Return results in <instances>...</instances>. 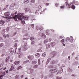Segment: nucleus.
Instances as JSON below:
<instances>
[{"instance_id":"obj_38","label":"nucleus","mask_w":79,"mask_h":79,"mask_svg":"<svg viewBox=\"0 0 79 79\" xmlns=\"http://www.w3.org/2000/svg\"><path fill=\"white\" fill-rule=\"evenodd\" d=\"M56 78L57 79H61V78L59 77H56Z\"/></svg>"},{"instance_id":"obj_58","label":"nucleus","mask_w":79,"mask_h":79,"mask_svg":"<svg viewBox=\"0 0 79 79\" xmlns=\"http://www.w3.org/2000/svg\"><path fill=\"white\" fill-rule=\"evenodd\" d=\"M62 44H63V45H64V46H65V44H64V43H62Z\"/></svg>"},{"instance_id":"obj_59","label":"nucleus","mask_w":79,"mask_h":79,"mask_svg":"<svg viewBox=\"0 0 79 79\" xmlns=\"http://www.w3.org/2000/svg\"><path fill=\"white\" fill-rule=\"evenodd\" d=\"M51 40H52V39H49V42H51Z\"/></svg>"},{"instance_id":"obj_30","label":"nucleus","mask_w":79,"mask_h":79,"mask_svg":"<svg viewBox=\"0 0 79 79\" xmlns=\"http://www.w3.org/2000/svg\"><path fill=\"white\" fill-rule=\"evenodd\" d=\"M3 64H4L3 63H2L0 64V68H1L2 66H3Z\"/></svg>"},{"instance_id":"obj_33","label":"nucleus","mask_w":79,"mask_h":79,"mask_svg":"<svg viewBox=\"0 0 79 79\" xmlns=\"http://www.w3.org/2000/svg\"><path fill=\"white\" fill-rule=\"evenodd\" d=\"M50 59H48L47 60V62L46 63H49V62H50Z\"/></svg>"},{"instance_id":"obj_29","label":"nucleus","mask_w":79,"mask_h":79,"mask_svg":"<svg viewBox=\"0 0 79 79\" xmlns=\"http://www.w3.org/2000/svg\"><path fill=\"white\" fill-rule=\"evenodd\" d=\"M48 42V40H46L44 41V44H46V43H47Z\"/></svg>"},{"instance_id":"obj_46","label":"nucleus","mask_w":79,"mask_h":79,"mask_svg":"<svg viewBox=\"0 0 79 79\" xmlns=\"http://www.w3.org/2000/svg\"><path fill=\"white\" fill-rule=\"evenodd\" d=\"M27 35H28V34H25L24 35V36H27Z\"/></svg>"},{"instance_id":"obj_16","label":"nucleus","mask_w":79,"mask_h":79,"mask_svg":"<svg viewBox=\"0 0 79 79\" xmlns=\"http://www.w3.org/2000/svg\"><path fill=\"white\" fill-rule=\"evenodd\" d=\"M50 55L51 56V57H54L55 56V54H54V52H52L51 53Z\"/></svg>"},{"instance_id":"obj_27","label":"nucleus","mask_w":79,"mask_h":79,"mask_svg":"<svg viewBox=\"0 0 79 79\" xmlns=\"http://www.w3.org/2000/svg\"><path fill=\"white\" fill-rule=\"evenodd\" d=\"M21 68H22V67L21 66H19L17 68V69L19 70V69H21Z\"/></svg>"},{"instance_id":"obj_26","label":"nucleus","mask_w":79,"mask_h":79,"mask_svg":"<svg viewBox=\"0 0 79 79\" xmlns=\"http://www.w3.org/2000/svg\"><path fill=\"white\" fill-rule=\"evenodd\" d=\"M46 35H49V33H48V31L47 30L46 31Z\"/></svg>"},{"instance_id":"obj_54","label":"nucleus","mask_w":79,"mask_h":79,"mask_svg":"<svg viewBox=\"0 0 79 79\" xmlns=\"http://www.w3.org/2000/svg\"><path fill=\"white\" fill-rule=\"evenodd\" d=\"M5 8H6V7H8V5H6V6H5Z\"/></svg>"},{"instance_id":"obj_23","label":"nucleus","mask_w":79,"mask_h":79,"mask_svg":"<svg viewBox=\"0 0 79 79\" xmlns=\"http://www.w3.org/2000/svg\"><path fill=\"white\" fill-rule=\"evenodd\" d=\"M24 3H29V1L28 0H25Z\"/></svg>"},{"instance_id":"obj_36","label":"nucleus","mask_w":79,"mask_h":79,"mask_svg":"<svg viewBox=\"0 0 79 79\" xmlns=\"http://www.w3.org/2000/svg\"><path fill=\"white\" fill-rule=\"evenodd\" d=\"M43 30V28L42 27H40L39 28L40 31H42Z\"/></svg>"},{"instance_id":"obj_22","label":"nucleus","mask_w":79,"mask_h":79,"mask_svg":"<svg viewBox=\"0 0 79 79\" xmlns=\"http://www.w3.org/2000/svg\"><path fill=\"white\" fill-rule=\"evenodd\" d=\"M71 8L73 9V10H74L75 9V6H74V5H73L71 7Z\"/></svg>"},{"instance_id":"obj_60","label":"nucleus","mask_w":79,"mask_h":79,"mask_svg":"<svg viewBox=\"0 0 79 79\" xmlns=\"http://www.w3.org/2000/svg\"><path fill=\"white\" fill-rule=\"evenodd\" d=\"M6 69V67H5L4 68H3V70H5Z\"/></svg>"},{"instance_id":"obj_1","label":"nucleus","mask_w":79,"mask_h":79,"mask_svg":"<svg viewBox=\"0 0 79 79\" xmlns=\"http://www.w3.org/2000/svg\"><path fill=\"white\" fill-rule=\"evenodd\" d=\"M24 15V13H22L21 14V15H20L18 17H17V18H18V19L20 21H21V23L22 24H24V23H25V22H24V20H23V19L22 18L23 17H22V16H23Z\"/></svg>"},{"instance_id":"obj_2","label":"nucleus","mask_w":79,"mask_h":79,"mask_svg":"<svg viewBox=\"0 0 79 79\" xmlns=\"http://www.w3.org/2000/svg\"><path fill=\"white\" fill-rule=\"evenodd\" d=\"M21 48H19L18 49V51L17 52V54L18 55L20 54L19 56H18L19 58H21V56H23V54L22 53H21Z\"/></svg>"},{"instance_id":"obj_14","label":"nucleus","mask_w":79,"mask_h":79,"mask_svg":"<svg viewBox=\"0 0 79 79\" xmlns=\"http://www.w3.org/2000/svg\"><path fill=\"white\" fill-rule=\"evenodd\" d=\"M40 13V11L39 10H36L35 12V14H36V15H39Z\"/></svg>"},{"instance_id":"obj_57","label":"nucleus","mask_w":79,"mask_h":79,"mask_svg":"<svg viewBox=\"0 0 79 79\" xmlns=\"http://www.w3.org/2000/svg\"><path fill=\"white\" fill-rule=\"evenodd\" d=\"M29 60H27V61H25L24 62L25 63H27V62H29Z\"/></svg>"},{"instance_id":"obj_6","label":"nucleus","mask_w":79,"mask_h":79,"mask_svg":"<svg viewBox=\"0 0 79 79\" xmlns=\"http://www.w3.org/2000/svg\"><path fill=\"white\" fill-rule=\"evenodd\" d=\"M27 57L29 60H32L34 58V56L33 55L31 56H27Z\"/></svg>"},{"instance_id":"obj_61","label":"nucleus","mask_w":79,"mask_h":79,"mask_svg":"<svg viewBox=\"0 0 79 79\" xmlns=\"http://www.w3.org/2000/svg\"><path fill=\"white\" fill-rule=\"evenodd\" d=\"M21 77L22 78H23V77H24V76L23 75H22L21 76Z\"/></svg>"},{"instance_id":"obj_53","label":"nucleus","mask_w":79,"mask_h":79,"mask_svg":"<svg viewBox=\"0 0 79 79\" xmlns=\"http://www.w3.org/2000/svg\"><path fill=\"white\" fill-rule=\"evenodd\" d=\"M38 52H41V50H40V49H39V50H38Z\"/></svg>"},{"instance_id":"obj_47","label":"nucleus","mask_w":79,"mask_h":79,"mask_svg":"<svg viewBox=\"0 0 79 79\" xmlns=\"http://www.w3.org/2000/svg\"><path fill=\"white\" fill-rule=\"evenodd\" d=\"M61 42H64V39L61 40Z\"/></svg>"},{"instance_id":"obj_4","label":"nucleus","mask_w":79,"mask_h":79,"mask_svg":"<svg viewBox=\"0 0 79 79\" xmlns=\"http://www.w3.org/2000/svg\"><path fill=\"white\" fill-rule=\"evenodd\" d=\"M65 4L66 5V7H67V8H71V4H69L68 3V2L67 1L66 2H65Z\"/></svg>"},{"instance_id":"obj_13","label":"nucleus","mask_w":79,"mask_h":79,"mask_svg":"<svg viewBox=\"0 0 79 79\" xmlns=\"http://www.w3.org/2000/svg\"><path fill=\"white\" fill-rule=\"evenodd\" d=\"M46 47L47 49L49 48L50 47V46L48 44H46Z\"/></svg>"},{"instance_id":"obj_55","label":"nucleus","mask_w":79,"mask_h":79,"mask_svg":"<svg viewBox=\"0 0 79 79\" xmlns=\"http://www.w3.org/2000/svg\"><path fill=\"white\" fill-rule=\"evenodd\" d=\"M3 35L4 36V37L5 39V38H6V36H5V35Z\"/></svg>"},{"instance_id":"obj_37","label":"nucleus","mask_w":79,"mask_h":79,"mask_svg":"<svg viewBox=\"0 0 79 79\" xmlns=\"http://www.w3.org/2000/svg\"><path fill=\"white\" fill-rule=\"evenodd\" d=\"M30 40H34V38L33 37H30Z\"/></svg>"},{"instance_id":"obj_32","label":"nucleus","mask_w":79,"mask_h":79,"mask_svg":"<svg viewBox=\"0 0 79 79\" xmlns=\"http://www.w3.org/2000/svg\"><path fill=\"white\" fill-rule=\"evenodd\" d=\"M75 3V1H73V2H70V5H73V4H74V3Z\"/></svg>"},{"instance_id":"obj_10","label":"nucleus","mask_w":79,"mask_h":79,"mask_svg":"<svg viewBox=\"0 0 79 79\" xmlns=\"http://www.w3.org/2000/svg\"><path fill=\"white\" fill-rule=\"evenodd\" d=\"M9 51L11 53H14V50L13 48H10L9 49Z\"/></svg>"},{"instance_id":"obj_9","label":"nucleus","mask_w":79,"mask_h":79,"mask_svg":"<svg viewBox=\"0 0 79 79\" xmlns=\"http://www.w3.org/2000/svg\"><path fill=\"white\" fill-rule=\"evenodd\" d=\"M10 56H7L5 60V61L6 63H7L9 61V60H10Z\"/></svg>"},{"instance_id":"obj_56","label":"nucleus","mask_w":79,"mask_h":79,"mask_svg":"<svg viewBox=\"0 0 79 79\" xmlns=\"http://www.w3.org/2000/svg\"><path fill=\"white\" fill-rule=\"evenodd\" d=\"M2 40H3V39H2V38L0 37V41Z\"/></svg>"},{"instance_id":"obj_50","label":"nucleus","mask_w":79,"mask_h":79,"mask_svg":"<svg viewBox=\"0 0 79 79\" xmlns=\"http://www.w3.org/2000/svg\"><path fill=\"white\" fill-rule=\"evenodd\" d=\"M5 56V54H3L1 55V56Z\"/></svg>"},{"instance_id":"obj_34","label":"nucleus","mask_w":79,"mask_h":79,"mask_svg":"<svg viewBox=\"0 0 79 79\" xmlns=\"http://www.w3.org/2000/svg\"><path fill=\"white\" fill-rule=\"evenodd\" d=\"M55 45V42L52 43V46H54Z\"/></svg>"},{"instance_id":"obj_45","label":"nucleus","mask_w":79,"mask_h":79,"mask_svg":"<svg viewBox=\"0 0 79 79\" xmlns=\"http://www.w3.org/2000/svg\"><path fill=\"white\" fill-rule=\"evenodd\" d=\"M36 29H37V30H38L39 29V26H37L36 27Z\"/></svg>"},{"instance_id":"obj_44","label":"nucleus","mask_w":79,"mask_h":79,"mask_svg":"<svg viewBox=\"0 0 79 79\" xmlns=\"http://www.w3.org/2000/svg\"><path fill=\"white\" fill-rule=\"evenodd\" d=\"M64 6H60V8H61V9H62V8H64Z\"/></svg>"},{"instance_id":"obj_15","label":"nucleus","mask_w":79,"mask_h":79,"mask_svg":"<svg viewBox=\"0 0 79 79\" xmlns=\"http://www.w3.org/2000/svg\"><path fill=\"white\" fill-rule=\"evenodd\" d=\"M24 10L26 11H31V9L29 8H25L24 9Z\"/></svg>"},{"instance_id":"obj_5","label":"nucleus","mask_w":79,"mask_h":79,"mask_svg":"<svg viewBox=\"0 0 79 79\" xmlns=\"http://www.w3.org/2000/svg\"><path fill=\"white\" fill-rule=\"evenodd\" d=\"M21 14V13H19L17 15H15L13 17V19H16V18H17L18 17H19L18 16H19V15H20Z\"/></svg>"},{"instance_id":"obj_24","label":"nucleus","mask_w":79,"mask_h":79,"mask_svg":"<svg viewBox=\"0 0 79 79\" xmlns=\"http://www.w3.org/2000/svg\"><path fill=\"white\" fill-rule=\"evenodd\" d=\"M37 67H38V65H35L33 66V68H35V69L37 68Z\"/></svg>"},{"instance_id":"obj_21","label":"nucleus","mask_w":79,"mask_h":79,"mask_svg":"<svg viewBox=\"0 0 79 79\" xmlns=\"http://www.w3.org/2000/svg\"><path fill=\"white\" fill-rule=\"evenodd\" d=\"M16 5V4L15 3H13L10 5L11 7H13V6H15Z\"/></svg>"},{"instance_id":"obj_43","label":"nucleus","mask_w":79,"mask_h":79,"mask_svg":"<svg viewBox=\"0 0 79 79\" xmlns=\"http://www.w3.org/2000/svg\"><path fill=\"white\" fill-rule=\"evenodd\" d=\"M35 43V42H34V41H32L31 42V44L32 45H33V44H34Z\"/></svg>"},{"instance_id":"obj_63","label":"nucleus","mask_w":79,"mask_h":79,"mask_svg":"<svg viewBox=\"0 0 79 79\" xmlns=\"http://www.w3.org/2000/svg\"><path fill=\"white\" fill-rule=\"evenodd\" d=\"M67 40H69L70 39L69 38H66Z\"/></svg>"},{"instance_id":"obj_12","label":"nucleus","mask_w":79,"mask_h":79,"mask_svg":"<svg viewBox=\"0 0 79 79\" xmlns=\"http://www.w3.org/2000/svg\"><path fill=\"white\" fill-rule=\"evenodd\" d=\"M19 63H20L19 61H16L14 63V64H15L16 65L17 64H19Z\"/></svg>"},{"instance_id":"obj_39","label":"nucleus","mask_w":79,"mask_h":79,"mask_svg":"<svg viewBox=\"0 0 79 79\" xmlns=\"http://www.w3.org/2000/svg\"><path fill=\"white\" fill-rule=\"evenodd\" d=\"M38 64H40V59H38Z\"/></svg>"},{"instance_id":"obj_31","label":"nucleus","mask_w":79,"mask_h":79,"mask_svg":"<svg viewBox=\"0 0 79 79\" xmlns=\"http://www.w3.org/2000/svg\"><path fill=\"white\" fill-rule=\"evenodd\" d=\"M43 57H45V56L46 55V54H45V53H44L42 54Z\"/></svg>"},{"instance_id":"obj_51","label":"nucleus","mask_w":79,"mask_h":79,"mask_svg":"<svg viewBox=\"0 0 79 79\" xmlns=\"http://www.w3.org/2000/svg\"><path fill=\"white\" fill-rule=\"evenodd\" d=\"M16 32H15L14 33V35H16Z\"/></svg>"},{"instance_id":"obj_25","label":"nucleus","mask_w":79,"mask_h":79,"mask_svg":"<svg viewBox=\"0 0 79 79\" xmlns=\"http://www.w3.org/2000/svg\"><path fill=\"white\" fill-rule=\"evenodd\" d=\"M42 37H44V38H45V37L46 36L45 34L44 33H43L42 34Z\"/></svg>"},{"instance_id":"obj_8","label":"nucleus","mask_w":79,"mask_h":79,"mask_svg":"<svg viewBox=\"0 0 79 79\" xmlns=\"http://www.w3.org/2000/svg\"><path fill=\"white\" fill-rule=\"evenodd\" d=\"M23 18L25 20H27L28 19V17L27 16H25L23 17Z\"/></svg>"},{"instance_id":"obj_3","label":"nucleus","mask_w":79,"mask_h":79,"mask_svg":"<svg viewBox=\"0 0 79 79\" xmlns=\"http://www.w3.org/2000/svg\"><path fill=\"white\" fill-rule=\"evenodd\" d=\"M58 71V69L56 68L55 69H51L50 70V73H56V72H57V71Z\"/></svg>"},{"instance_id":"obj_40","label":"nucleus","mask_w":79,"mask_h":79,"mask_svg":"<svg viewBox=\"0 0 79 79\" xmlns=\"http://www.w3.org/2000/svg\"><path fill=\"white\" fill-rule=\"evenodd\" d=\"M31 3H34L35 2V0H31Z\"/></svg>"},{"instance_id":"obj_41","label":"nucleus","mask_w":79,"mask_h":79,"mask_svg":"<svg viewBox=\"0 0 79 79\" xmlns=\"http://www.w3.org/2000/svg\"><path fill=\"white\" fill-rule=\"evenodd\" d=\"M31 27L32 28H33V27H34V24H31Z\"/></svg>"},{"instance_id":"obj_19","label":"nucleus","mask_w":79,"mask_h":79,"mask_svg":"<svg viewBox=\"0 0 79 79\" xmlns=\"http://www.w3.org/2000/svg\"><path fill=\"white\" fill-rule=\"evenodd\" d=\"M14 69V66H11V68L10 69V71H13Z\"/></svg>"},{"instance_id":"obj_18","label":"nucleus","mask_w":79,"mask_h":79,"mask_svg":"<svg viewBox=\"0 0 79 79\" xmlns=\"http://www.w3.org/2000/svg\"><path fill=\"white\" fill-rule=\"evenodd\" d=\"M5 23V21H2V20H1L0 21V24H4V23Z\"/></svg>"},{"instance_id":"obj_42","label":"nucleus","mask_w":79,"mask_h":79,"mask_svg":"<svg viewBox=\"0 0 79 79\" xmlns=\"http://www.w3.org/2000/svg\"><path fill=\"white\" fill-rule=\"evenodd\" d=\"M52 64H55V61H53L52 62Z\"/></svg>"},{"instance_id":"obj_17","label":"nucleus","mask_w":79,"mask_h":79,"mask_svg":"<svg viewBox=\"0 0 79 79\" xmlns=\"http://www.w3.org/2000/svg\"><path fill=\"white\" fill-rule=\"evenodd\" d=\"M35 56L37 58H39L40 57V54L39 53H37L35 54Z\"/></svg>"},{"instance_id":"obj_20","label":"nucleus","mask_w":79,"mask_h":79,"mask_svg":"<svg viewBox=\"0 0 79 79\" xmlns=\"http://www.w3.org/2000/svg\"><path fill=\"white\" fill-rule=\"evenodd\" d=\"M15 78L16 79H19V75H16Z\"/></svg>"},{"instance_id":"obj_11","label":"nucleus","mask_w":79,"mask_h":79,"mask_svg":"<svg viewBox=\"0 0 79 79\" xmlns=\"http://www.w3.org/2000/svg\"><path fill=\"white\" fill-rule=\"evenodd\" d=\"M4 15H5V16H9V15H10V12H6L4 14Z\"/></svg>"},{"instance_id":"obj_52","label":"nucleus","mask_w":79,"mask_h":79,"mask_svg":"<svg viewBox=\"0 0 79 79\" xmlns=\"http://www.w3.org/2000/svg\"><path fill=\"white\" fill-rule=\"evenodd\" d=\"M48 5H49V3H46V5L47 6H48Z\"/></svg>"},{"instance_id":"obj_48","label":"nucleus","mask_w":79,"mask_h":79,"mask_svg":"<svg viewBox=\"0 0 79 79\" xmlns=\"http://www.w3.org/2000/svg\"><path fill=\"white\" fill-rule=\"evenodd\" d=\"M39 8L40 9L42 8V7L40 6H38Z\"/></svg>"},{"instance_id":"obj_35","label":"nucleus","mask_w":79,"mask_h":79,"mask_svg":"<svg viewBox=\"0 0 79 79\" xmlns=\"http://www.w3.org/2000/svg\"><path fill=\"white\" fill-rule=\"evenodd\" d=\"M3 46V44H0V47H2V46Z\"/></svg>"},{"instance_id":"obj_49","label":"nucleus","mask_w":79,"mask_h":79,"mask_svg":"<svg viewBox=\"0 0 79 79\" xmlns=\"http://www.w3.org/2000/svg\"><path fill=\"white\" fill-rule=\"evenodd\" d=\"M10 62H11V63L12 62H13V60H12V59H10Z\"/></svg>"},{"instance_id":"obj_7","label":"nucleus","mask_w":79,"mask_h":79,"mask_svg":"<svg viewBox=\"0 0 79 79\" xmlns=\"http://www.w3.org/2000/svg\"><path fill=\"white\" fill-rule=\"evenodd\" d=\"M27 49V44L26 43L24 45V47L23 50L24 51L26 50Z\"/></svg>"},{"instance_id":"obj_62","label":"nucleus","mask_w":79,"mask_h":79,"mask_svg":"<svg viewBox=\"0 0 79 79\" xmlns=\"http://www.w3.org/2000/svg\"><path fill=\"white\" fill-rule=\"evenodd\" d=\"M8 73V70H7L6 71V73L7 74Z\"/></svg>"},{"instance_id":"obj_28","label":"nucleus","mask_w":79,"mask_h":79,"mask_svg":"<svg viewBox=\"0 0 79 79\" xmlns=\"http://www.w3.org/2000/svg\"><path fill=\"white\" fill-rule=\"evenodd\" d=\"M32 63L33 64H36L37 63V62L36 61H32Z\"/></svg>"},{"instance_id":"obj_64","label":"nucleus","mask_w":79,"mask_h":79,"mask_svg":"<svg viewBox=\"0 0 79 79\" xmlns=\"http://www.w3.org/2000/svg\"><path fill=\"white\" fill-rule=\"evenodd\" d=\"M68 58L69 59V60H70L71 59V57H70V56H69L68 57Z\"/></svg>"}]
</instances>
